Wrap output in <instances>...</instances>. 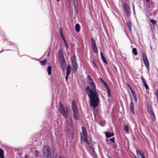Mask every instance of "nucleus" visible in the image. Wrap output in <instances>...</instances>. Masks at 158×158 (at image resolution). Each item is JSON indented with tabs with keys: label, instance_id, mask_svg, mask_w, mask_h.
<instances>
[{
	"label": "nucleus",
	"instance_id": "f257e3e1",
	"mask_svg": "<svg viewBox=\"0 0 158 158\" xmlns=\"http://www.w3.org/2000/svg\"><path fill=\"white\" fill-rule=\"evenodd\" d=\"M87 78L90 86H87L85 89L89 99L90 105L95 108L98 105L99 101L98 94L96 92V85L93 81L89 75H87Z\"/></svg>",
	"mask_w": 158,
	"mask_h": 158
},
{
	"label": "nucleus",
	"instance_id": "f03ea898",
	"mask_svg": "<svg viewBox=\"0 0 158 158\" xmlns=\"http://www.w3.org/2000/svg\"><path fill=\"white\" fill-rule=\"evenodd\" d=\"M80 134L81 142L83 141H84L88 144L90 149V152L91 155L94 158H96V154L93 147H92L91 139L90 137H87L86 129L85 127H82V132L80 133Z\"/></svg>",
	"mask_w": 158,
	"mask_h": 158
},
{
	"label": "nucleus",
	"instance_id": "7ed1b4c3",
	"mask_svg": "<svg viewBox=\"0 0 158 158\" xmlns=\"http://www.w3.org/2000/svg\"><path fill=\"white\" fill-rule=\"evenodd\" d=\"M71 107L73 112V119L74 120H77L79 119L80 116L75 101L73 100L71 104Z\"/></svg>",
	"mask_w": 158,
	"mask_h": 158
},
{
	"label": "nucleus",
	"instance_id": "20e7f679",
	"mask_svg": "<svg viewBox=\"0 0 158 158\" xmlns=\"http://www.w3.org/2000/svg\"><path fill=\"white\" fill-rule=\"evenodd\" d=\"M43 154L45 158H51V151L48 145L44 146L43 148Z\"/></svg>",
	"mask_w": 158,
	"mask_h": 158
},
{
	"label": "nucleus",
	"instance_id": "39448f33",
	"mask_svg": "<svg viewBox=\"0 0 158 158\" xmlns=\"http://www.w3.org/2000/svg\"><path fill=\"white\" fill-rule=\"evenodd\" d=\"M59 112L62 115L64 118H67L68 113V109L66 107H64L61 102L59 103Z\"/></svg>",
	"mask_w": 158,
	"mask_h": 158
},
{
	"label": "nucleus",
	"instance_id": "423d86ee",
	"mask_svg": "<svg viewBox=\"0 0 158 158\" xmlns=\"http://www.w3.org/2000/svg\"><path fill=\"white\" fill-rule=\"evenodd\" d=\"M71 64L73 67V71L75 73L77 69V65L76 61V56L75 55L71 59Z\"/></svg>",
	"mask_w": 158,
	"mask_h": 158
},
{
	"label": "nucleus",
	"instance_id": "0eeeda50",
	"mask_svg": "<svg viewBox=\"0 0 158 158\" xmlns=\"http://www.w3.org/2000/svg\"><path fill=\"white\" fill-rule=\"evenodd\" d=\"M124 10L127 16H130L131 12L129 5L126 3H124L123 5Z\"/></svg>",
	"mask_w": 158,
	"mask_h": 158
},
{
	"label": "nucleus",
	"instance_id": "6e6552de",
	"mask_svg": "<svg viewBox=\"0 0 158 158\" xmlns=\"http://www.w3.org/2000/svg\"><path fill=\"white\" fill-rule=\"evenodd\" d=\"M147 111L148 113L152 116H153V120H155V116L153 111L151 105L150 103H148L147 107Z\"/></svg>",
	"mask_w": 158,
	"mask_h": 158
},
{
	"label": "nucleus",
	"instance_id": "1a4fd4ad",
	"mask_svg": "<svg viewBox=\"0 0 158 158\" xmlns=\"http://www.w3.org/2000/svg\"><path fill=\"white\" fill-rule=\"evenodd\" d=\"M91 47L94 52L95 53H97L98 52V50L97 48L96 43L93 38L91 39Z\"/></svg>",
	"mask_w": 158,
	"mask_h": 158
},
{
	"label": "nucleus",
	"instance_id": "9d476101",
	"mask_svg": "<svg viewBox=\"0 0 158 158\" xmlns=\"http://www.w3.org/2000/svg\"><path fill=\"white\" fill-rule=\"evenodd\" d=\"M143 60L145 67L147 69H148L149 67V63L147 59V56L144 53H142Z\"/></svg>",
	"mask_w": 158,
	"mask_h": 158
},
{
	"label": "nucleus",
	"instance_id": "9b49d317",
	"mask_svg": "<svg viewBox=\"0 0 158 158\" xmlns=\"http://www.w3.org/2000/svg\"><path fill=\"white\" fill-rule=\"evenodd\" d=\"M60 67L62 70L64 71L66 69V63L65 59L60 60Z\"/></svg>",
	"mask_w": 158,
	"mask_h": 158
},
{
	"label": "nucleus",
	"instance_id": "f8f14e48",
	"mask_svg": "<svg viewBox=\"0 0 158 158\" xmlns=\"http://www.w3.org/2000/svg\"><path fill=\"white\" fill-rule=\"evenodd\" d=\"M66 133L72 139L73 136V132L72 128H67Z\"/></svg>",
	"mask_w": 158,
	"mask_h": 158
},
{
	"label": "nucleus",
	"instance_id": "ddd939ff",
	"mask_svg": "<svg viewBox=\"0 0 158 158\" xmlns=\"http://www.w3.org/2000/svg\"><path fill=\"white\" fill-rule=\"evenodd\" d=\"M73 121L71 118L68 120L66 123L67 128H72L73 125Z\"/></svg>",
	"mask_w": 158,
	"mask_h": 158
},
{
	"label": "nucleus",
	"instance_id": "4468645a",
	"mask_svg": "<svg viewBox=\"0 0 158 158\" xmlns=\"http://www.w3.org/2000/svg\"><path fill=\"white\" fill-rule=\"evenodd\" d=\"M136 153L137 156H139V155L141 156V158H145L144 153L142 151L136 150Z\"/></svg>",
	"mask_w": 158,
	"mask_h": 158
},
{
	"label": "nucleus",
	"instance_id": "2eb2a0df",
	"mask_svg": "<svg viewBox=\"0 0 158 158\" xmlns=\"http://www.w3.org/2000/svg\"><path fill=\"white\" fill-rule=\"evenodd\" d=\"M134 103L132 102V101H131L130 105V108L131 111L134 114H135V112L134 110Z\"/></svg>",
	"mask_w": 158,
	"mask_h": 158
},
{
	"label": "nucleus",
	"instance_id": "dca6fc26",
	"mask_svg": "<svg viewBox=\"0 0 158 158\" xmlns=\"http://www.w3.org/2000/svg\"><path fill=\"white\" fill-rule=\"evenodd\" d=\"M127 26L128 30V31L130 32H131V27H132V24L131 23V22H128L127 23Z\"/></svg>",
	"mask_w": 158,
	"mask_h": 158
},
{
	"label": "nucleus",
	"instance_id": "f3484780",
	"mask_svg": "<svg viewBox=\"0 0 158 158\" xmlns=\"http://www.w3.org/2000/svg\"><path fill=\"white\" fill-rule=\"evenodd\" d=\"M105 135L107 138L111 137L114 135V133L113 132H106L105 133Z\"/></svg>",
	"mask_w": 158,
	"mask_h": 158
},
{
	"label": "nucleus",
	"instance_id": "a211bd4d",
	"mask_svg": "<svg viewBox=\"0 0 158 158\" xmlns=\"http://www.w3.org/2000/svg\"><path fill=\"white\" fill-rule=\"evenodd\" d=\"M58 55L60 58V60L65 59L64 57V55L62 52H59Z\"/></svg>",
	"mask_w": 158,
	"mask_h": 158
},
{
	"label": "nucleus",
	"instance_id": "6ab92c4d",
	"mask_svg": "<svg viewBox=\"0 0 158 158\" xmlns=\"http://www.w3.org/2000/svg\"><path fill=\"white\" fill-rule=\"evenodd\" d=\"M71 66L69 64L67 68V71L66 74L69 75L70 73Z\"/></svg>",
	"mask_w": 158,
	"mask_h": 158
},
{
	"label": "nucleus",
	"instance_id": "aec40b11",
	"mask_svg": "<svg viewBox=\"0 0 158 158\" xmlns=\"http://www.w3.org/2000/svg\"><path fill=\"white\" fill-rule=\"evenodd\" d=\"M52 67L51 66H49L47 68V72L49 75L51 74Z\"/></svg>",
	"mask_w": 158,
	"mask_h": 158
},
{
	"label": "nucleus",
	"instance_id": "412c9836",
	"mask_svg": "<svg viewBox=\"0 0 158 158\" xmlns=\"http://www.w3.org/2000/svg\"><path fill=\"white\" fill-rule=\"evenodd\" d=\"M100 54H101V58H102V60L103 62L104 63H105V64H108L107 62V61L105 59V57L103 56V53H102V52H100Z\"/></svg>",
	"mask_w": 158,
	"mask_h": 158
},
{
	"label": "nucleus",
	"instance_id": "4be33fe9",
	"mask_svg": "<svg viewBox=\"0 0 158 158\" xmlns=\"http://www.w3.org/2000/svg\"><path fill=\"white\" fill-rule=\"evenodd\" d=\"M75 29L77 32H78L80 31V25L79 24H76L75 25Z\"/></svg>",
	"mask_w": 158,
	"mask_h": 158
},
{
	"label": "nucleus",
	"instance_id": "5701e85b",
	"mask_svg": "<svg viewBox=\"0 0 158 158\" xmlns=\"http://www.w3.org/2000/svg\"><path fill=\"white\" fill-rule=\"evenodd\" d=\"M0 157L1 158H4L3 151L1 148L0 149Z\"/></svg>",
	"mask_w": 158,
	"mask_h": 158
},
{
	"label": "nucleus",
	"instance_id": "b1692460",
	"mask_svg": "<svg viewBox=\"0 0 158 158\" xmlns=\"http://www.w3.org/2000/svg\"><path fill=\"white\" fill-rule=\"evenodd\" d=\"M132 52L134 55H136L137 54V52H136V48H133L132 49Z\"/></svg>",
	"mask_w": 158,
	"mask_h": 158
},
{
	"label": "nucleus",
	"instance_id": "393cba45",
	"mask_svg": "<svg viewBox=\"0 0 158 158\" xmlns=\"http://www.w3.org/2000/svg\"><path fill=\"white\" fill-rule=\"evenodd\" d=\"M124 130L127 132L129 131V128L128 126L127 125H125L124 127Z\"/></svg>",
	"mask_w": 158,
	"mask_h": 158
},
{
	"label": "nucleus",
	"instance_id": "a878e982",
	"mask_svg": "<svg viewBox=\"0 0 158 158\" xmlns=\"http://www.w3.org/2000/svg\"><path fill=\"white\" fill-rule=\"evenodd\" d=\"M46 60L45 59L44 60L42 61H40V63L42 65H45L46 63Z\"/></svg>",
	"mask_w": 158,
	"mask_h": 158
},
{
	"label": "nucleus",
	"instance_id": "bb28decb",
	"mask_svg": "<svg viewBox=\"0 0 158 158\" xmlns=\"http://www.w3.org/2000/svg\"><path fill=\"white\" fill-rule=\"evenodd\" d=\"M35 156L36 157H37L39 155V152L37 151H35Z\"/></svg>",
	"mask_w": 158,
	"mask_h": 158
},
{
	"label": "nucleus",
	"instance_id": "cd10ccee",
	"mask_svg": "<svg viewBox=\"0 0 158 158\" xmlns=\"http://www.w3.org/2000/svg\"><path fill=\"white\" fill-rule=\"evenodd\" d=\"M60 36H61V38L62 39V40H63L65 38H64V37L63 35V33H62V30H61V29H60Z\"/></svg>",
	"mask_w": 158,
	"mask_h": 158
},
{
	"label": "nucleus",
	"instance_id": "c85d7f7f",
	"mask_svg": "<svg viewBox=\"0 0 158 158\" xmlns=\"http://www.w3.org/2000/svg\"><path fill=\"white\" fill-rule=\"evenodd\" d=\"M145 86V89L146 90H148L149 89V87H148V85H147L146 83H144L143 84Z\"/></svg>",
	"mask_w": 158,
	"mask_h": 158
},
{
	"label": "nucleus",
	"instance_id": "c756f323",
	"mask_svg": "<svg viewBox=\"0 0 158 158\" xmlns=\"http://www.w3.org/2000/svg\"><path fill=\"white\" fill-rule=\"evenodd\" d=\"M151 22L153 24H155L156 23V21H155L154 19H151Z\"/></svg>",
	"mask_w": 158,
	"mask_h": 158
},
{
	"label": "nucleus",
	"instance_id": "7c9ffc66",
	"mask_svg": "<svg viewBox=\"0 0 158 158\" xmlns=\"http://www.w3.org/2000/svg\"><path fill=\"white\" fill-rule=\"evenodd\" d=\"M104 86H105V87H106V89H108V85L107 84L106 82H104Z\"/></svg>",
	"mask_w": 158,
	"mask_h": 158
},
{
	"label": "nucleus",
	"instance_id": "2f4dec72",
	"mask_svg": "<svg viewBox=\"0 0 158 158\" xmlns=\"http://www.w3.org/2000/svg\"><path fill=\"white\" fill-rule=\"evenodd\" d=\"M107 91L108 96L110 97V91L109 90V89H107Z\"/></svg>",
	"mask_w": 158,
	"mask_h": 158
},
{
	"label": "nucleus",
	"instance_id": "473e14b6",
	"mask_svg": "<svg viewBox=\"0 0 158 158\" xmlns=\"http://www.w3.org/2000/svg\"><path fill=\"white\" fill-rule=\"evenodd\" d=\"M155 94L156 96H158V89H156L155 92Z\"/></svg>",
	"mask_w": 158,
	"mask_h": 158
},
{
	"label": "nucleus",
	"instance_id": "72a5a7b5",
	"mask_svg": "<svg viewBox=\"0 0 158 158\" xmlns=\"http://www.w3.org/2000/svg\"><path fill=\"white\" fill-rule=\"evenodd\" d=\"M133 98H134V99L135 101L136 102H137V98H136V95H134V96H133Z\"/></svg>",
	"mask_w": 158,
	"mask_h": 158
},
{
	"label": "nucleus",
	"instance_id": "f704fd0d",
	"mask_svg": "<svg viewBox=\"0 0 158 158\" xmlns=\"http://www.w3.org/2000/svg\"><path fill=\"white\" fill-rule=\"evenodd\" d=\"M93 63L94 64V66H95V67L97 69L98 68V66H97V65H96V63H95V62L94 61V60H93Z\"/></svg>",
	"mask_w": 158,
	"mask_h": 158
},
{
	"label": "nucleus",
	"instance_id": "c9c22d12",
	"mask_svg": "<svg viewBox=\"0 0 158 158\" xmlns=\"http://www.w3.org/2000/svg\"><path fill=\"white\" fill-rule=\"evenodd\" d=\"M141 78L143 83L144 84V83H145L146 82L145 81V79L142 77H141Z\"/></svg>",
	"mask_w": 158,
	"mask_h": 158
},
{
	"label": "nucleus",
	"instance_id": "e433bc0d",
	"mask_svg": "<svg viewBox=\"0 0 158 158\" xmlns=\"http://www.w3.org/2000/svg\"><path fill=\"white\" fill-rule=\"evenodd\" d=\"M110 140L112 142H114V138H112L110 139Z\"/></svg>",
	"mask_w": 158,
	"mask_h": 158
},
{
	"label": "nucleus",
	"instance_id": "4c0bfd02",
	"mask_svg": "<svg viewBox=\"0 0 158 158\" xmlns=\"http://www.w3.org/2000/svg\"><path fill=\"white\" fill-rule=\"evenodd\" d=\"M69 75V74H66V76L65 77V80L66 81H68V78Z\"/></svg>",
	"mask_w": 158,
	"mask_h": 158
},
{
	"label": "nucleus",
	"instance_id": "58836bf2",
	"mask_svg": "<svg viewBox=\"0 0 158 158\" xmlns=\"http://www.w3.org/2000/svg\"><path fill=\"white\" fill-rule=\"evenodd\" d=\"M131 92L132 93V96H134V95H135V92H134L133 91V90H132L131 91Z\"/></svg>",
	"mask_w": 158,
	"mask_h": 158
},
{
	"label": "nucleus",
	"instance_id": "ea45409f",
	"mask_svg": "<svg viewBox=\"0 0 158 158\" xmlns=\"http://www.w3.org/2000/svg\"><path fill=\"white\" fill-rule=\"evenodd\" d=\"M128 86L129 87V88L131 91L132 90V88L130 86V85H128Z\"/></svg>",
	"mask_w": 158,
	"mask_h": 158
},
{
	"label": "nucleus",
	"instance_id": "a19ab883",
	"mask_svg": "<svg viewBox=\"0 0 158 158\" xmlns=\"http://www.w3.org/2000/svg\"><path fill=\"white\" fill-rule=\"evenodd\" d=\"M113 67H114V69L116 70V72H117V69L116 67L114 65Z\"/></svg>",
	"mask_w": 158,
	"mask_h": 158
},
{
	"label": "nucleus",
	"instance_id": "79ce46f5",
	"mask_svg": "<svg viewBox=\"0 0 158 158\" xmlns=\"http://www.w3.org/2000/svg\"><path fill=\"white\" fill-rule=\"evenodd\" d=\"M65 46L66 47V48H68V45L67 44V43H66V44H65Z\"/></svg>",
	"mask_w": 158,
	"mask_h": 158
},
{
	"label": "nucleus",
	"instance_id": "37998d69",
	"mask_svg": "<svg viewBox=\"0 0 158 158\" xmlns=\"http://www.w3.org/2000/svg\"><path fill=\"white\" fill-rule=\"evenodd\" d=\"M63 40L65 44H66V43H67L66 42V40H65V39H63Z\"/></svg>",
	"mask_w": 158,
	"mask_h": 158
},
{
	"label": "nucleus",
	"instance_id": "c03bdc74",
	"mask_svg": "<svg viewBox=\"0 0 158 158\" xmlns=\"http://www.w3.org/2000/svg\"><path fill=\"white\" fill-rule=\"evenodd\" d=\"M99 80H100L101 82H102L103 81V80L101 78H100Z\"/></svg>",
	"mask_w": 158,
	"mask_h": 158
},
{
	"label": "nucleus",
	"instance_id": "a18cd8bd",
	"mask_svg": "<svg viewBox=\"0 0 158 158\" xmlns=\"http://www.w3.org/2000/svg\"><path fill=\"white\" fill-rule=\"evenodd\" d=\"M73 3H74V6H75L76 5L75 3V0H73Z\"/></svg>",
	"mask_w": 158,
	"mask_h": 158
},
{
	"label": "nucleus",
	"instance_id": "49530a36",
	"mask_svg": "<svg viewBox=\"0 0 158 158\" xmlns=\"http://www.w3.org/2000/svg\"><path fill=\"white\" fill-rule=\"evenodd\" d=\"M25 158H29L26 155L25 156Z\"/></svg>",
	"mask_w": 158,
	"mask_h": 158
},
{
	"label": "nucleus",
	"instance_id": "de8ad7c7",
	"mask_svg": "<svg viewBox=\"0 0 158 158\" xmlns=\"http://www.w3.org/2000/svg\"><path fill=\"white\" fill-rule=\"evenodd\" d=\"M145 1L147 2H149V1H150V0H145Z\"/></svg>",
	"mask_w": 158,
	"mask_h": 158
},
{
	"label": "nucleus",
	"instance_id": "09e8293b",
	"mask_svg": "<svg viewBox=\"0 0 158 158\" xmlns=\"http://www.w3.org/2000/svg\"><path fill=\"white\" fill-rule=\"evenodd\" d=\"M133 10L135 9V7H134V6L133 4Z\"/></svg>",
	"mask_w": 158,
	"mask_h": 158
},
{
	"label": "nucleus",
	"instance_id": "8fccbe9b",
	"mask_svg": "<svg viewBox=\"0 0 158 158\" xmlns=\"http://www.w3.org/2000/svg\"><path fill=\"white\" fill-rule=\"evenodd\" d=\"M103 84H104V82H106L105 81H104V80H103V81L102 82Z\"/></svg>",
	"mask_w": 158,
	"mask_h": 158
},
{
	"label": "nucleus",
	"instance_id": "3c124183",
	"mask_svg": "<svg viewBox=\"0 0 158 158\" xmlns=\"http://www.w3.org/2000/svg\"><path fill=\"white\" fill-rule=\"evenodd\" d=\"M74 9H75V10L76 11V5L75 6H74Z\"/></svg>",
	"mask_w": 158,
	"mask_h": 158
},
{
	"label": "nucleus",
	"instance_id": "603ef678",
	"mask_svg": "<svg viewBox=\"0 0 158 158\" xmlns=\"http://www.w3.org/2000/svg\"><path fill=\"white\" fill-rule=\"evenodd\" d=\"M49 52L48 53V55L49 56Z\"/></svg>",
	"mask_w": 158,
	"mask_h": 158
},
{
	"label": "nucleus",
	"instance_id": "864d4df0",
	"mask_svg": "<svg viewBox=\"0 0 158 158\" xmlns=\"http://www.w3.org/2000/svg\"><path fill=\"white\" fill-rule=\"evenodd\" d=\"M157 97V99L158 100V96H156Z\"/></svg>",
	"mask_w": 158,
	"mask_h": 158
},
{
	"label": "nucleus",
	"instance_id": "5fc2aeb1",
	"mask_svg": "<svg viewBox=\"0 0 158 158\" xmlns=\"http://www.w3.org/2000/svg\"><path fill=\"white\" fill-rule=\"evenodd\" d=\"M134 15H135V11L134 12Z\"/></svg>",
	"mask_w": 158,
	"mask_h": 158
},
{
	"label": "nucleus",
	"instance_id": "6e6d98bb",
	"mask_svg": "<svg viewBox=\"0 0 158 158\" xmlns=\"http://www.w3.org/2000/svg\"><path fill=\"white\" fill-rule=\"evenodd\" d=\"M61 158L60 156H59V158Z\"/></svg>",
	"mask_w": 158,
	"mask_h": 158
},
{
	"label": "nucleus",
	"instance_id": "4d7b16f0",
	"mask_svg": "<svg viewBox=\"0 0 158 158\" xmlns=\"http://www.w3.org/2000/svg\"><path fill=\"white\" fill-rule=\"evenodd\" d=\"M133 10V11H134V12L135 11V9Z\"/></svg>",
	"mask_w": 158,
	"mask_h": 158
},
{
	"label": "nucleus",
	"instance_id": "13d9d810",
	"mask_svg": "<svg viewBox=\"0 0 158 158\" xmlns=\"http://www.w3.org/2000/svg\"><path fill=\"white\" fill-rule=\"evenodd\" d=\"M57 1H59L60 0H57Z\"/></svg>",
	"mask_w": 158,
	"mask_h": 158
},
{
	"label": "nucleus",
	"instance_id": "bf43d9fd",
	"mask_svg": "<svg viewBox=\"0 0 158 158\" xmlns=\"http://www.w3.org/2000/svg\"><path fill=\"white\" fill-rule=\"evenodd\" d=\"M108 157H109V158H111L110 157V156H108Z\"/></svg>",
	"mask_w": 158,
	"mask_h": 158
},
{
	"label": "nucleus",
	"instance_id": "052dcab7",
	"mask_svg": "<svg viewBox=\"0 0 158 158\" xmlns=\"http://www.w3.org/2000/svg\"><path fill=\"white\" fill-rule=\"evenodd\" d=\"M125 60H126V58H125Z\"/></svg>",
	"mask_w": 158,
	"mask_h": 158
},
{
	"label": "nucleus",
	"instance_id": "680f3d73",
	"mask_svg": "<svg viewBox=\"0 0 158 158\" xmlns=\"http://www.w3.org/2000/svg\"><path fill=\"white\" fill-rule=\"evenodd\" d=\"M135 158H137L136 157V156H135Z\"/></svg>",
	"mask_w": 158,
	"mask_h": 158
}]
</instances>
